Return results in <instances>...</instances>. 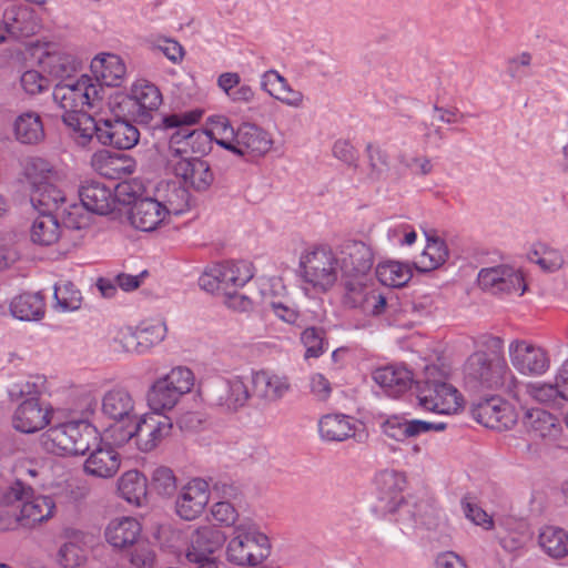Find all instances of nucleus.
Listing matches in <instances>:
<instances>
[{
    "label": "nucleus",
    "instance_id": "obj_9",
    "mask_svg": "<svg viewBox=\"0 0 568 568\" xmlns=\"http://www.w3.org/2000/svg\"><path fill=\"white\" fill-rule=\"evenodd\" d=\"M162 103V94L159 88L148 81L133 84L130 94H121L115 98V104L123 115H130L133 120L148 122L151 112L159 109Z\"/></svg>",
    "mask_w": 568,
    "mask_h": 568
},
{
    "label": "nucleus",
    "instance_id": "obj_35",
    "mask_svg": "<svg viewBox=\"0 0 568 568\" xmlns=\"http://www.w3.org/2000/svg\"><path fill=\"white\" fill-rule=\"evenodd\" d=\"M92 163L101 175L112 180L128 176L135 170V162L132 158L124 154H111L109 151L95 153Z\"/></svg>",
    "mask_w": 568,
    "mask_h": 568
},
{
    "label": "nucleus",
    "instance_id": "obj_64",
    "mask_svg": "<svg viewBox=\"0 0 568 568\" xmlns=\"http://www.w3.org/2000/svg\"><path fill=\"white\" fill-rule=\"evenodd\" d=\"M462 506L465 516L474 524L486 528H490L493 526V520L487 513L476 504L470 503L468 498H464L462 500Z\"/></svg>",
    "mask_w": 568,
    "mask_h": 568
},
{
    "label": "nucleus",
    "instance_id": "obj_36",
    "mask_svg": "<svg viewBox=\"0 0 568 568\" xmlns=\"http://www.w3.org/2000/svg\"><path fill=\"white\" fill-rule=\"evenodd\" d=\"M214 274L217 282L222 283L224 293L244 286L253 277L251 265L244 261L215 264Z\"/></svg>",
    "mask_w": 568,
    "mask_h": 568
},
{
    "label": "nucleus",
    "instance_id": "obj_20",
    "mask_svg": "<svg viewBox=\"0 0 568 568\" xmlns=\"http://www.w3.org/2000/svg\"><path fill=\"white\" fill-rule=\"evenodd\" d=\"M508 351L513 366L521 374L541 375L549 368V357L545 349L527 341H513Z\"/></svg>",
    "mask_w": 568,
    "mask_h": 568
},
{
    "label": "nucleus",
    "instance_id": "obj_41",
    "mask_svg": "<svg viewBox=\"0 0 568 568\" xmlns=\"http://www.w3.org/2000/svg\"><path fill=\"white\" fill-rule=\"evenodd\" d=\"M43 71L61 81L72 80L80 62L70 53L62 51L45 52L40 59Z\"/></svg>",
    "mask_w": 568,
    "mask_h": 568
},
{
    "label": "nucleus",
    "instance_id": "obj_58",
    "mask_svg": "<svg viewBox=\"0 0 568 568\" xmlns=\"http://www.w3.org/2000/svg\"><path fill=\"white\" fill-rule=\"evenodd\" d=\"M85 560V551L74 542H67L59 549L58 561L63 568H77Z\"/></svg>",
    "mask_w": 568,
    "mask_h": 568
},
{
    "label": "nucleus",
    "instance_id": "obj_46",
    "mask_svg": "<svg viewBox=\"0 0 568 568\" xmlns=\"http://www.w3.org/2000/svg\"><path fill=\"white\" fill-rule=\"evenodd\" d=\"M62 232L55 214H39L32 223L30 237L36 244L49 246L59 240Z\"/></svg>",
    "mask_w": 568,
    "mask_h": 568
},
{
    "label": "nucleus",
    "instance_id": "obj_42",
    "mask_svg": "<svg viewBox=\"0 0 568 568\" xmlns=\"http://www.w3.org/2000/svg\"><path fill=\"white\" fill-rule=\"evenodd\" d=\"M381 434L395 443H407L414 439L413 418L408 414H392L378 418Z\"/></svg>",
    "mask_w": 568,
    "mask_h": 568
},
{
    "label": "nucleus",
    "instance_id": "obj_23",
    "mask_svg": "<svg viewBox=\"0 0 568 568\" xmlns=\"http://www.w3.org/2000/svg\"><path fill=\"white\" fill-rule=\"evenodd\" d=\"M250 392L241 377L217 379L209 390L210 400L227 412H235L243 407L248 398Z\"/></svg>",
    "mask_w": 568,
    "mask_h": 568
},
{
    "label": "nucleus",
    "instance_id": "obj_48",
    "mask_svg": "<svg viewBox=\"0 0 568 568\" xmlns=\"http://www.w3.org/2000/svg\"><path fill=\"white\" fill-rule=\"evenodd\" d=\"M118 490L128 503L141 505L146 495V478L138 470H129L119 478Z\"/></svg>",
    "mask_w": 568,
    "mask_h": 568
},
{
    "label": "nucleus",
    "instance_id": "obj_22",
    "mask_svg": "<svg viewBox=\"0 0 568 568\" xmlns=\"http://www.w3.org/2000/svg\"><path fill=\"white\" fill-rule=\"evenodd\" d=\"M210 500L209 484L201 478H193L185 484L175 500V510L184 520L197 518Z\"/></svg>",
    "mask_w": 568,
    "mask_h": 568
},
{
    "label": "nucleus",
    "instance_id": "obj_13",
    "mask_svg": "<svg viewBox=\"0 0 568 568\" xmlns=\"http://www.w3.org/2000/svg\"><path fill=\"white\" fill-rule=\"evenodd\" d=\"M366 278H342L343 296L345 307L358 308L367 315H379L386 306V298L376 293L367 285Z\"/></svg>",
    "mask_w": 568,
    "mask_h": 568
},
{
    "label": "nucleus",
    "instance_id": "obj_34",
    "mask_svg": "<svg viewBox=\"0 0 568 568\" xmlns=\"http://www.w3.org/2000/svg\"><path fill=\"white\" fill-rule=\"evenodd\" d=\"M141 534L140 523L132 517L115 518L105 529V538L114 548L128 549L139 542Z\"/></svg>",
    "mask_w": 568,
    "mask_h": 568
},
{
    "label": "nucleus",
    "instance_id": "obj_37",
    "mask_svg": "<svg viewBox=\"0 0 568 568\" xmlns=\"http://www.w3.org/2000/svg\"><path fill=\"white\" fill-rule=\"evenodd\" d=\"M373 378L388 396L397 397L410 387L413 374L406 367L385 366L377 368Z\"/></svg>",
    "mask_w": 568,
    "mask_h": 568
},
{
    "label": "nucleus",
    "instance_id": "obj_19",
    "mask_svg": "<svg viewBox=\"0 0 568 568\" xmlns=\"http://www.w3.org/2000/svg\"><path fill=\"white\" fill-rule=\"evenodd\" d=\"M474 418L487 428L498 432L511 428L518 415L515 408L499 397L487 398L473 409Z\"/></svg>",
    "mask_w": 568,
    "mask_h": 568
},
{
    "label": "nucleus",
    "instance_id": "obj_17",
    "mask_svg": "<svg viewBox=\"0 0 568 568\" xmlns=\"http://www.w3.org/2000/svg\"><path fill=\"white\" fill-rule=\"evenodd\" d=\"M172 430L171 419L159 413H151L134 419L135 445L141 452L153 450Z\"/></svg>",
    "mask_w": 568,
    "mask_h": 568
},
{
    "label": "nucleus",
    "instance_id": "obj_63",
    "mask_svg": "<svg viewBox=\"0 0 568 568\" xmlns=\"http://www.w3.org/2000/svg\"><path fill=\"white\" fill-rule=\"evenodd\" d=\"M212 516L225 526H232L237 519V510L231 501H217L212 506Z\"/></svg>",
    "mask_w": 568,
    "mask_h": 568
},
{
    "label": "nucleus",
    "instance_id": "obj_31",
    "mask_svg": "<svg viewBox=\"0 0 568 568\" xmlns=\"http://www.w3.org/2000/svg\"><path fill=\"white\" fill-rule=\"evenodd\" d=\"M91 69L95 75L94 83L105 87H119L126 72L122 59L116 54L105 53L92 60Z\"/></svg>",
    "mask_w": 568,
    "mask_h": 568
},
{
    "label": "nucleus",
    "instance_id": "obj_28",
    "mask_svg": "<svg viewBox=\"0 0 568 568\" xmlns=\"http://www.w3.org/2000/svg\"><path fill=\"white\" fill-rule=\"evenodd\" d=\"M50 422V409L43 406L38 398L23 400L16 409L12 423L21 433L32 434L44 428Z\"/></svg>",
    "mask_w": 568,
    "mask_h": 568
},
{
    "label": "nucleus",
    "instance_id": "obj_2",
    "mask_svg": "<svg viewBox=\"0 0 568 568\" xmlns=\"http://www.w3.org/2000/svg\"><path fill=\"white\" fill-rule=\"evenodd\" d=\"M378 498L375 509L382 514L398 513L402 518L408 516L416 525L430 529L437 525L438 511L428 500H419L414 505L404 500V477L394 471L386 470L377 477Z\"/></svg>",
    "mask_w": 568,
    "mask_h": 568
},
{
    "label": "nucleus",
    "instance_id": "obj_45",
    "mask_svg": "<svg viewBox=\"0 0 568 568\" xmlns=\"http://www.w3.org/2000/svg\"><path fill=\"white\" fill-rule=\"evenodd\" d=\"M16 139L23 144H36L44 138L41 116L34 111L20 114L13 124Z\"/></svg>",
    "mask_w": 568,
    "mask_h": 568
},
{
    "label": "nucleus",
    "instance_id": "obj_53",
    "mask_svg": "<svg viewBox=\"0 0 568 568\" xmlns=\"http://www.w3.org/2000/svg\"><path fill=\"white\" fill-rule=\"evenodd\" d=\"M529 260L538 264L541 270L548 273L557 272L565 263L564 257L558 250L551 248L545 244L536 245L529 254Z\"/></svg>",
    "mask_w": 568,
    "mask_h": 568
},
{
    "label": "nucleus",
    "instance_id": "obj_55",
    "mask_svg": "<svg viewBox=\"0 0 568 568\" xmlns=\"http://www.w3.org/2000/svg\"><path fill=\"white\" fill-rule=\"evenodd\" d=\"M54 300L62 311H75L81 306V293L73 283L65 281L54 286Z\"/></svg>",
    "mask_w": 568,
    "mask_h": 568
},
{
    "label": "nucleus",
    "instance_id": "obj_52",
    "mask_svg": "<svg viewBox=\"0 0 568 568\" xmlns=\"http://www.w3.org/2000/svg\"><path fill=\"white\" fill-rule=\"evenodd\" d=\"M422 257L424 271H430L439 267L448 258V248L446 243L437 236L427 235V245Z\"/></svg>",
    "mask_w": 568,
    "mask_h": 568
},
{
    "label": "nucleus",
    "instance_id": "obj_8",
    "mask_svg": "<svg viewBox=\"0 0 568 568\" xmlns=\"http://www.w3.org/2000/svg\"><path fill=\"white\" fill-rule=\"evenodd\" d=\"M194 386L193 372L183 366L174 367L156 379L148 392V403L155 413L171 410L180 398Z\"/></svg>",
    "mask_w": 568,
    "mask_h": 568
},
{
    "label": "nucleus",
    "instance_id": "obj_33",
    "mask_svg": "<svg viewBox=\"0 0 568 568\" xmlns=\"http://www.w3.org/2000/svg\"><path fill=\"white\" fill-rule=\"evenodd\" d=\"M102 413L115 422H131L135 419L134 399L124 388H113L102 398Z\"/></svg>",
    "mask_w": 568,
    "mask_h": 568
},
{
    "label": "nucleus",
    "instance_id": "obj_3",
    "mask_svg": "<svg viewBox=\"0 0 568 568\" xmlns=\"http://www.w3.org/2000/svg\"><path fill=\"white\" fill-rule=\"evenodd\" d=\"M104 89L93 82V78L82 75L77 80L60 81L53 89V100L64 111L62 120L73 130V138L81 133V116H91L83 112L84 106H98L102 100Z\"/></svg>",
    "mask_w": 568,
    "mask_h": 568
},
{
    "label": "nucleus",
    "instance_id": "obj_44",
    "mask_svg": "<svg viewBox=\"0 0 568 568\" xmlns=\"http://www.w3.org/2000/svg\"><path fill=\"white\" fill-rule=\"evenodd\" d=\"M45 303L40 293H23L10 303L11 314L20 321H39L44 316Z\"/></svg>",
    "mask_w": 568,
    "mask_h": 568
},
{
    "label": "nucleus",
    "instance_id": "obj_21",
    "mask_svg": "<svg viewBox=\"0 0 568 568\" xmlns=\"http://www.w3.org/2000/svg\"><path fill=\"white\" fill-rule=\"evenodd\" d=\"M83 470L88 476L95 478H111L120 469V454L110 444L103 443L98 433V443L90 447Z\"/></svg>",
    "mask_w": 568,
    "mask_h": 568
},
{
    "label": "nucleus",
    "instance_id": "obj_51",
    "mask_svg": "<svg viewBox=\"0 0 568 568\" xmlns=\"http://www.w3.org/2000/svg\"><path fill=\"white\" fill-rule=\"evenodd\" d=\"M368 159L367 179L371 182L384 180L389 171V156L385 150L372 143L366 145Z\"/></svg>",
    "mask_w": 568,
    "mask_h": 568
},
{
    "label": "nucleus",
    "instance_id": "obj_32",
    "mask_svg": "<svg viewBox=\"0 0 568 568\" xmlns=\"http://www.w3.org/2000/svg\"><path fill=\"white\" fill-rule=\"evenodd\" d=\"M166 327L162 323L128 329L121 342L126 352L144 353L165 336Z\"/></svg>",
    "mask_w": 568,
    "mask_h": 568
},
{
    "label": "nucleus",
    "instance_id": "obj_40",
    "mask_svg": "<svg viewBox=\"0 0 568 568\" xmlns=\"http://www.w3.org/2000/svg\"><path fill=\"white\" fill-rule=\"evenodd\" d=\"M318 430L323 439L343 442L355 435L356 426L344 414H327L320 419Z\"/></svg>",
    "mask_w": 568,
    "mask_h": 568
},
{
    "label": "nucleus",
    "instance_id": "obj_38",
    "mask_svg": "<svg viewBox=\"0 0 568 568\" xmlns=\"http://www.w3.org/2000/svg\"><path fill=\"white\" fill-rule=\"evenodd\" d=\"M156 200L163 206L166 217L180 215L189 210V191L179 182L161 183L156 190Z\"/></svg>",
    "mask_w": 568,
    "mask_h": 568
},
{
    "label": "nucleus",
    "instance_id": "obj_59",
    "mask_svg": "<svg viewBox=\"0 0 568 568\" xmlns=\"http://www.w3.org/2000/svg\"><path fill=\"white\" fill-rule=\"evenodd\" d=\"M212 141V132L199 129L192 130L186 140L187 154L190 152L197 155L205 154L211 151Z\"/></svg>",
    "mask_w": 568,
    "mask_h": 568
},
{
    "label": "nucleus",
    "instance_id": "obj_30",
    "mask_svg": "<svg viewBox=\"0 0 568 568\" xmlns=\"http://www.w3.org/2000/svg\"><path fill=\"white\" fill-rule=\"evenodd\" d=\"M2 21L7 34L17 40L31 37L39 29L37 18L27 7L9 6L3 12Z\"/></svg>",
    "mask_w": 568,
    "mask_h": 568
},
{
    "label": "nucleus",
    "instance_id": "obj_1",
    "mask_svg": "<svg viewBox=\"0 0 568 568\" xmlns=\"http://www.w3.org/2000/svg\"><path fill=\"white\" fill-rule=\"evenodd\" d=\"M485 351L473 353L464 368L465 381L479 390L505 389L516 396L517 381L504 357V339L498 336H485Z\"/></svg>",
    "mask_w": 568,
    "mask_h": 568
},
{
    "label": "nucleus",
    "instance_id": "obj_54",
    "mask_svg": "<svg viewBox=\"0 0 568 568\" xmlns=\"http://www.w3.org/2000/svg\"><path fill=\"white\" fill-rule=\"evenodd\" d=\"M131 568H154L155 551L146 540H140L126 549Z\"/></svg>",
    "mask_w": 568,
    "mask_h": 568
},
{
    "label": "nucleus",
    "instance_id": "obj_4",
    "mask_svg": "<svg viewBox=\"0 0 568 568\" xmlns=\"http://www.w3.org/2000/svg\"><path fill=\"white\" fill-rule=\"evenodd\" d=\"M113 115L106 119H94L93 116H81V133L74 136L75 142L85 146L93 138L103 145L113 146L118 150H130L140 140L138 128L131 122L130 115H123L116 104L112 108Z\"/></svg>",
    "mask_w": 568,
    "mask_h": 568
},
{
    "label": "nucleus",
    "instance_id": "obj_12",
    "mask_svg": "<svg viewBox=\"0 0 568 568\" xmlns=\"http://www.w3.org/2000/svg\"><path fill=\"white\" fill-rule=\"evenodd\" d=\"M342 278H366L374 264V253L366 243L346 240L336 247Z\"/></svg>",
    "mask_w": 568,
    "mask_h": 568
},
{
    "label": "nucleus",
    "instance_id": "obj_39",
    "mask_svg": "<svg viewBox=\"0 0 568 568\" xmlns=\"http://www.w3.org/2000/svg\"><path fill=\"white\" fill-rule=\"evenodd\" d=\"M261 88L271 97L291 106H300L303 102V94L293 90L287 80L276 70H268L261 78Z\"/></svg>",
    "mask_w": 568,
    "mask_h": 568
},
{
    "label": "nucleus",
    "instance_id": "obj_16",
    "mask_svg": "<svg viewBox=\"0 0 568 568\" xmlns=\"http://www.w3.org/2000/svg\"><path fill=\"white\" fill-rule=\"evenodd\" d=\"M44 162L37 161L27 168V178L32 184L30 202L39 214H54L60 205L64 203L65 196L60 189L47 181L45 175L41 176L39 181L33 176L32 170L38 168H40L41 172L47 171L49 173L50 170H44Z\"/></svg>",
    "mask_w": 568,
    "mask_h": 568
},
{
    "label": "nucleus",
    "instance_id": "obj_43",
    "mask_svg": "<svg viewBox=\"0 0 568 568\" xmlns=\"http://www.w3.org/2000/svg\"><path fill=\"white\" fill-rule=\"evenodd\" d=\"M20 507L17 519L23 526H32L50 518L53 514L55 505L49 496H36L28 498Z\"/></svg>",
    "mask_w": 568,
    "mask_h": 568
},
{
    "label": "nucleus",
    "instance_id": "obj_25",
    "mask_svg": "<svg viewBox=\"0 0 568 568\" xmlns=\"http://www.w3.org/2000/svg\"><path fill=\"white\" fill-rule=\"evenodd\" d=\"M169 163L175 176L196 191H205L213 183L214 176L209 163L199 156L172 159Z\"/></svg>",
    "mask_w": 568,
    "mask_h": 568
},
{
    "label": "nucleus",
    "instance_id": "obj_49",
    "mask_svg": "<svg viewBox=\"0 0 568 568\" xmlns=\"http://www.w3.org/2000/svg\"><path fill=\"white\" fill-rule=\"evenodd\" d=\"M412 275L410 267L400 262L387 261L376 266V276L386 286H404L412 278Z\"/></svg>",
    "mask_w": 568,
    "mask_h": 568
},
{
    "label": "nucleus",
    "instance_id": "obj_5",
    "mask_svg": "<svg viewBox=\"0 0 568 568\" xmlns=\"http://www.w3.org/2000/svg\"><path fill=\"white\" fill-rule=\"evenodd\" d=\"M98 443V430L89 422L71 420L50 427L43 434L48 452L55 455H85Z\"/></svg>",
    "mask_w": 568,
    "mask_h": 568
},
{
    "label": "nucleus",
    "instance_id": "obj_7",
    "mask_svg": "<svg viewBox=\"0 0 568 568\" xmlns=\"http://www.w3.org/2000/svg\"><path fill=\"white\" fill-rule=\"evenodd\" d=\"M270 540L250 523L234 527L232 539L226 548L227 560L237 566H257L270 555Z\"/></svg>",
    "mask_w": 568,
    "mask_h": 568
},
{
    "label": "nucleus",
    "instance_id": "obj_11",
    "mask_svg": "<svg viewBox=\"0 0 568 568\" xmlns=\"http://www.w3.org/2000/svg\"><path fill=\"white\" fill-rule=\"evenodd\" d=\"M38 475V469L30 460L14 463L9 475L0 481V504L20 506L33 497L32 484Z\"/></svg>",
    "mask_w": 568,
    "mask_h": 568
},
{
    "label": "nucleus",
    "instance_id": "obj_50",
    "mask_svg": "<svg viewBox=\"0 0 568 568\" xmlns=\"http://www.w3.org/2000/svg\"><path fill=\"white\" fill-rule=\"evenodd\" d=\"M557 418L550 413L540 409H527L523 417L525 429L536 437H546L550 435L556 427Z\"/></svg>",
    "mask_w": 568,
    "mask_h": 568
},
{
    "label": "nucleus",
    "instance_id": "obj_6",
    "mask_svg": "<svg viewBox=\"0 0 568 568\" xmlns=\"http://www.w3.org/2000/svg\"><path fill=\"white\" fill-rule=\"evenodd\" d=\"M341 274L336 248L328 245H315L300 257V276L305 284L318 293L328 292Z\"/></svg>",
    "mask_w": 568,
    "mask_h": 568
},
{
    "label": "nucleus",
    "instance_id": "obj_47",
    "mask_svg": "<svg viewBox=\"0 0 568 568\" xmlns=\"http://www.w3.org/2000/svg\"><path fill=\"white\" fill-rule=\"evenodd\" d=\"M541 549L551 558H564L568 555V532L555 526L544 527L538 536Z\"/></svg>",
    "mask_w": 568,
    "mask_h": 568
},
{
    "label": "nucleus",
    "instance_id": "obj_60",
    "mask_svg": "<svg viewBox=\"0 0 568 568\" xmlns=\"http://www.w3.org/2000/svg\"><path fill=\"white\" fill-rule=\"evenodd\" d=\"M22 89L31 95L41 93L49 87V81L36 70L26 71L20 79Z\"/></svg>",
    "mask_w": 568,
    "mask_h": 568
},
{
    "label": "nucleus",
    "instance_id": "obj_15",
    "mask_svg": "<svg viewBox=\"0 0 568 568\" xmlns=\"http://www.w3.org/2000/svg\"><path fill=\"white\" fill-rule=\"evenodd\" d=\"M477 282L481 290L491 294L519 292L523 295L527 288L523 274L509 265L481 268Z\"/></svg>",
    "mask_w": 568,
    "mask_h": 568
},
{
    "label": "nucleus",
    "instance_id": "obj_29",
    "mask_svg": "<svg viewBox=\"0 0 568 568\" xmlns=\"http://www.w3.org/2000/svg\"><path fill=\"white\" fill-rule=\"evenodd\" d=\"M252 383L253 394L267 404L281 400L291 390V383L286 376L267 371L255 372Z\"/></svg>",
    "mask_w": 568,
    "mask_h": 568
},
{
    "label": "nucleus",
    "instance_id": "obj_61",
    "mask_svg": "<svg viewBox=\"0 0 568 568\" xmlns=\"http://www.w3.org/2000/svg\"><path fill=\"white\" fill-rule=\"evenodd\" d=\"M528 393L532 398L542 404H555L560 398L557 384H531Z\"/></svg>",
    "mask_w": 568,
    "mask_h": 568
},
{
    "label": "nucleus",
    "instance_id": "obj_62",
    "mask_svg": "<svg viewBox=\"0 0 568 568\" xmlns=\"http://www.w3.org/2000/svg\"><path fill=\"white\" fill-rule=\"evenodd\" d=\"M310 393L317 402H326L332 394L329 381L321 373H315L310 377Z\"/></svg>",
    "mask_w": 568,
    "mask_h": 568
},
{
    "label": "nucleus",
    "instance_id": "obj_26",
    "mask_svg": "<svg viewBox=\"0 0 568 568\" xmlns=\"http://www.w3.org/2000/svg\"><path fill=\"white\" fill-rule=\"evenodd\" d=\"M128 204H131L129 212V220L138 230L143 232H152L160 227L166 221V215L163 206L159 203V200L152 197H141L125 200Z\"/></svg>",
    "mask_w": 568,
    "mask_h": 568
},
{
    "label": "nucleus",
    "instance_id": "obj_57",
    "mask_svg": "<svg viewBox=\"0 0 568 568\" xmlns=\"http://www.w3.org/2000/svg\"><path fill=\"white\" fill-rule=\"evenodd\" d=\"M325 332L322 328L307 327L302 333V342L306 347V357H318L325 351Z\"/></svg>",
    "mask_w": 568,
    "mask_h": 568
},
{
    "label": "nucleus",
    "instance_id": "obj_10",
    "mask_svg": "<svg viewBox=\"0 0 568 568\" xmlns=\"http://www.w3.org/2000/svg\"><path fill=\"white\" fill-rule=\"evenodd\" d=\"M215 141L219 145L244 158L246 161H253L265 155L273 144L268 133L253 123L240 125L232 140L216 139Z\"/></svg>",
    "mask_w": 568,
    "mask_h": 568
},
{
    "label": "nucleus",
    "instance_id": "obj_27",
    "mask_svg": "<svg viewBox=\"0 0 568 568\" xmlns=\"http://www.w3.org/2000/svg\"><path fill=\"white\" fill-rule=\"evenodd\" d=\"M225 536L214 526H202L195 529L190 538L186 558L191 562H206L213 560L211 555L220 549Z\"/></svg>",
    "mask_w": 568,
    "mask_h": 568
},
{
    "label": "nucleus",
    "instance_id": "obj_18",
    "mask_svg": "<svg viewBox=\"0 0 568 568\" xmlns=\"http://www.w3.org/2000/svg\"><path fill=\"white\" fill-rule=\"evenodd\" d=\"M129 189L130 185L126 183L119 184L116 187V194L114 195L112 190L103 183L98 181H87L81 185L79 196L85 210L99 215H105L113 210L116 196L120 201L125 202L121 196L123 194L130 195Z\"/></svg>",
    "mask_w": 568,
    "mask_h": 568
},
{
    "label": "nucleus",
    "instance_id": "obj_56",
    "mask_svg": "<svg viewBox=\"0 0 568 568\" xmlns=\"http://www.w3.org/2000/svg\"><path fill=\"white\" fill-rule=\"evenodd\" d=\"M151 487L161 496H172L176 489V478L172 469L165 466L153 469Z\"/></svg>",
    "mask_w": 568,
    "mask_h": 568
},
{
    "label": "nucleus",
    "instance_id": "obj_24",
    "mask_svg": "<svg viewBox=\"0 0 568 568\" xmlns=\"http://www.w3.org/2000/svg\"><path fill=\"white\" fill-rule=\"evenodd\" d=\"M202 114V110L195 109L163 116L162 124L165 129H178L170 138V153L176 160L187 154L186 140L192 131L190 125L197 123Z\"/></svg>",
    "mask_w": 568,
    "mask_h": 568
},
{
    "label": "nucleus",
    "instance_id": "obj_14",
    "mask_svg": "<svg viewBox=\"0 0 568 568\" xmlns=\"http://www.w3.org/2000/svg\"><path fill=\"white\" fill-rule=\"evenodd\" d=\"M417 398L424 409L438 414L454 413L460 406L458 390L442 379L427 378L419 386Z\"/></svg>",
    "mask_w": 568,
    "mask_h": 568
}]
</instances>
